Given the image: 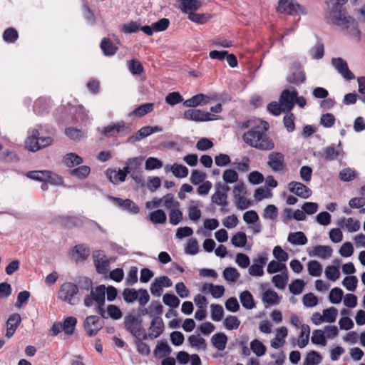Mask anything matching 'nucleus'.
<instances>
[{
  "instance_id": "obj_1",
  "label": "nucleus",
  "mask_w": 365,
  "mask_h": 365,
  "mask_svg": "<svg viewBox=\"0 0 365 365\" xmlns=\"http://www.w3.org/2000/svg\"><path fill=\"white\" fill-rule=\"evenodd\" d=\"M105 297L106 287L104 285H101L91 291L90 294L85 297L83 303L86 307H91L95 302L98 307L99 312L104 318L120 319L122 317V312L117 306L113 304L108 306L106 310L107 316H105V312L103 309V306L105 304Z\"/></svg>"
},
{
  "instance_id": "obj_2",
  "label": "nucleus",
  "mask_w": 365,
  "mask_h": 365,
  "mask_svg": "<svg viewBox=\"0 0 365 365\" xmlns=\"http://www.w3.org/2000/svg\"><path fill=\"white\" fill-rule=\"evenodd\" d=\"M242 139L246 144L259 150L268 151L274 148V143L272 138L258 128L245 133Z\"/></svg>"
},
{
  "instance_id": "obj_3",
  "label": "nucleus",
  "mask_w": 365,
  "mask_h": 365,
  "mask_svg": "<svg viewBox=\"0 0 365 365\" xmlns=\"http://www.w3.org/2000/svg\"><path fill=\"white\" fill-rule=\"evenodd\" d=\"M78 292V287L71 283L66 282L63 284L58 292V298L63 302H65L71 305H75L78 302V299L76 297Z\"/></svg>"
},
{
  "instance_id": "obj_4",
  "label": "nucleus",
  "mask_w": 365,
  "mask_h": 365,
  "mask_svg": "<svg viewBox=\"0 0 365 365\" xmlns=\"http://www.w3.org/2000/svg\"><path fill=\"white\" fill-rule=\"evenodd\" d=\"M125 327L136 339H145V330L141 327L138 319L133 316H128L125 318Z\"/></svg>"
},
{
  "instance_id": "obj_5",
  "label": "nucleus",
  "mask_w": 365,
  "mask_h": 365,
  "mask_svg": "<svg viewBox=\"0 0 365 365\" xmlns=\"http://www.w3.org/2000/svg\"><path fill=\"white\" fill-rule=\"evenodd\" d=\"M334 24L347 31L351 35L358 34L356 23L349 16H346L341 14L334 15Z\"/></svg>"
},
{
  "instance_id": "obj_6",
  "label": "nucleus",
  "mask_w": 365,
  "mask_h": 365,
  "mask_svg": "<svg viewBox=\"0 0 365 365\" xmlns=\"http://www.w3.org/2000/svg\"><path fill=\"white\" fill-rule=\"evenodd\" d=\"M277 11L280 13H285L294 15L297 13L305 14L304 9L296 0H280L279 1Z\"/></svg>"
},
{
  "instance_id": "obj_7",
  "label": "nucleus",
  "mask_w": 365,
  "mask_h": 365,
  "mask_svg": "<svg viewBox=\"0 0 365 365\" xmlns=\"http://www.w3.org/2000/svg\"><path fill=\"white\" fill-rule=\"evenodd\" d=\"M183 118L187 120H192L196 122L210 121L215 118L214 115L209 112H205L200 109H188L183 113Z\"/></svg>"
},
{
  "instance_id": "obj_8",
  "label": "nucleus",
  "mask_w": 365,
  "mask_h": 365,
  "mask_svg": "<svg viewBox=\"0 0 365 365\" xmlns=\"http://www.w3.org/2000/svg\"><path fill=\"white\" fill-rule=\"evenodd\" d=\"M267 165L274 172H280L284 168V156L280 152H271L268 155Z\"/></svg>"
},
{
  "instance_id": "obj_9",
  "label": "nucleus",
  "mask_w": 365,
  "mask_h": 365,
  "mask_svg": "<svg viewBox=\"0 0 365 365\" xmlns=\"http://www.w3.org/2000/svg\"><path fill=\"white\" fill-rule=\"evenodd\" d=\"M173 283L167 276H161L154 279L150 285V292L153 296L160 297L164 287H170Z\"/></svg>"
},
{
  "instance_id": "obj_10",
  "label": "nucleus",
  "mask_w": 365,
  "mask_h": 365,
  "mask_svg": "<svg viewBox=\"0 0 365 365\" xmlns=\"http://www.w3.org/2000/svg\"><path fill=\"white\" fill-rule=\"evenodd\" d=\"M84 328L88 335H96L102 328L100 318L94 315L87 317L84 322Z\"/></svg>"
},
{
  "instance_id": "obj_11",
  "label": "nucleus",
  "mask_w": 365,
  "mask_h": 365,
  "mask_svg": "<svg viewBox=\"0 0 365 365\" xmlns=\"http://www.w3.org/2000/svg\"><path fill=\"white\" fill-rule=\"evenodd\" d=\"M297 96L296 91H283L279 98V103L282 104L284 111H290L293 108Z\"/></svg>"
},
{
  "instance_id": "obj_12",
  "label": "nucleus",
  "mask_w": 365,
  "mask_h": 365,
  "mask_svg": "<svg viewBox=\"0 0 365 365\" xmlns=\"http://www.w3.org/2000/svg\"><path fill=\"white\" fill-rule=\"evenodd\" d=\"M288 188L291 192L304 199L309 197L312 193L308 187L299 182H289Z\"/></svg>"
},
{
  "instance_id": "obj_13",
  "label": "nucleus",
  "mask_w": 365,
  "mask_h": 365,
  "mask_svg": "<svg viewBox=\"0 0 365 365\" xmlns=\"http://www.w3.org/2000/svg\"><path fill=\"white\" fill-rule=\"evenodd\" d=\"M202 6V3L199 0H179L178 1V6L182 13L190 16L191 14L195 13Z\"/></svg>"
},
{
  "instance_id": "obj_14",
  "label": "nucleus",
  "mask_w": 365,
  "mask_h": 365,
  "mask_svg": "<svg viewBox=\"0 0 365 365\" xmlns=\"http://www.w3.org/2000/svg\"><path fill=\"white\" fill-rule=\"evenodd\" d=\"M93 258L96 270L98 273H107L109 269L110 262L105 255L100 251L93 253Z\"/></svg>"
},
{
  "instance_id": "obj_15",
  "label": "nucleus",
  "mask_w": 365,
  "mask_h": 365,
  "mask_svg": "<svg viewBox=\"0 0 365 365\" xmlns=\"http://www.w3.org/2000/svg\"><path fill=\"white\" fill-rule=\"evenodd\" d=\"M332 65L346 80H352L355 78L353 73L349 69L346 62L342 58H338L332 59Z\"/></svg>"
},
{
  "instance_id": "obj_16",
  "label": "nucleus",
  "mask_w": 365,
  "mask_h": 365,
  "mask_svg": "<svg viewBox=\"0 0 365 365\" xmlns=\"http://www.w3.org/2000/svg\"><path fill=\"white\" fill-rule=\"evenodd\" d=\"M210 100L211 98L210 96L199 93L185 101L183 105L188 108H195L209 103Z\"/></svg>"
},
{
  "instance_id": "obj_17",
  "label": "nucleus",
  "mask_w": 365,
  "mask_h": 365,
  "mask_svg": "<svg viewBox=\"0 0 365 365\" xmlns=\"http://www.w3.org/2000/svg\"><path fill=\"white\" fill-rule=\"evenodd\" d=\"M69 255L75 261H83L89 256L90 250L85 245H78L73 247Z\"/></svg>"
},
{
  "instance_id": "obj_18",
  "label": "nucleus",
  "mask_w": 365,
  "mask_h": 365,
  "mask_svg": "<svg viewBox=\"0 0 365 365\" xmlns=\"http://www.w3.org/2000/svg\"><path fill=\"white\" fill-rule=\"evenodd\" d=\"M308 254L309 257H317L326 259L331 257L332 249L327 245H317L309 250Z\"/></svg>"
},
{
  "instance_id": "obj_19",
  "label": "nucleus",
  "mask_w": 365,
  "mask_h": 365,
  "mask_svg": "<svg viewBox=\"0 0 365 365\" xmlns=\"http://www.w3.org/2000/svg\"><path fill=\"white\" fill-rule=\"evenodd\" d=\"M21 322V318L19 314L14 313L9 316L6 321V336L7 338H11L14 334Z\"/></svg>"
},
{
  "instance_id": "obj_20",
  "label": "nucleus",
  "mask_w": 365,
  "mask_h": 365,
  "mask_svg": "<svg viewBox=\"0 0 365 365\" xmlns=\"http://www.w3.org/2000/svg\"><path fill=\"white\" fill-rule=\"evenodd\" d=\"M288 334V330L285 327H281L276 330L275 336L271 341V346L274 349L282 347L285 343V338Z\"/></svg>"
},
{
  "instance_id": "obj_21",
  "label": "nucleus",
  "mask_w": 365,
  "mask_h": 365,
  "mask_svg": "<svg viewBox=\"0 0 365 365\" xmlns=\"http://www.w3.org/2000/svg\"><path fill=\"white\" fill-rule=\"evenodd\" d=\"M163 330L164 323L163 319L159 317H154L149 328V336L155 339L163 333Z\"/></svg>"
},
{
  "instance_id": "obj_22",
  "label": "nucleus",
  "mask_w": 365,
  "mask_h": 365,
  "mask_svg": "<svg viewBox=\"0 0 365 365\" xmlns=\"http://www.w3.org/2000/svg\"><path fill=\"white\" fill-rule=\"evenodd\" d=\"M262 301L266 306H274L279 304L281 297L275 291L267 289L262 294Z\"/></svg>"
},
{
  "instance_id": "obj_23",
  "label": "nucleus",
  "mask_w": 365,
  "mask_h": 365,
  "mask_svg": "<svg viewBox=\"0 0 365 365\" xmlns=\"http://www.w3.org/2000/svg\"><path fill=\"white\" fill-rule=\"evenodd\" d=\"M130 173L129 167H125L123 170H119L118 171H108L107 176L112 183L118 184V182H124L127 175Z\"/></svg>"
},
{
  "instance_id": "obj_24",
  "label": "nucleus",
  "mask_w": 365,
  "mask_h": 365,
  "mask_svg": "<svg viewBox=\"0 0 365 365\" xmlns=\"http://www.w3.org/2000/svg\"><path fill=\"white\" fill-rule=\"evenodd\" d=\"M338 225L342 228L346 229L349 232H357L360 228V222L359 220L352 217L341 218Z\"/></svg>"
},
{
  "instance_id": "obj_25",
  "label": "nucleus",
  "mask_w": 365,
  "mask_h": 365,
  "mask_svg": "<svg viewBox=\"0 0 365 365\" xmlns=\"http://www.w3.org/2000/svg\"><path fill=\"white\" fill-rule=\"evenodd\" d=\"M38 136L39 133L37 130H33L31 131L25 142V146L27 150L31 152H36L40 150Z\"/></svg>"
},
{
  "instance_id": "obj_26",
  "label": "nucleus",
  "mask_w": 365,
  "mask_h": 365,
  "mask_svg": "<svg viewBox=\"0 0 365 365\" xmlns=\"http://www.w3.org/2000/svg\"><path fill=\"white\" fill-rule=\"evenodd\" d=\"M289 281L288 270L275 274L272 277V282L278 289H284Z\"/></svg>"
},
{
  "instance_id": "obj_27",
  "label": "nucleus",
  "mask_w": 365,
  "mask_h": 365,
  "mask_svg": "<svg viewBox=\"0 0 365 365\" xmlns=\"http://www.w3.org/2000/svg\"><path fill=\"white\" fill-rule=\"evenodd\" d=\"M201 204L199 201H190L188 205V217L192 221H197L201 217Z\"/></svg>"
},
{
  "instance_id": "obj_28",
  "label": "nucleus",
  "mask_w": 365,
  "mask_h": 365,
  "mask_svg": "<svg viewBox=\"0 0 365 365\" xmlns=\"http://www.w3.org/2000/svg\"><path fill=\"white\" fill-rule=\"evenodd\" d=\"M310 335V327L307 324L301 326V331L297 339V346L300 349L304 348L309 343Z\"/></svg>"
},
{
  "instance_id": "obj_29",
  "label": "nucleus",
  "mask_w": 365,
  "mask_h": 365,
  "mask_svg": "<svg viewBox=\"0 0 365 365\" xmlns=\"http://www.w3.org/2000/svg\"><path fill=\"white\" fill-rule=\"evenodd\" d=\"M211 342L218 351H223L226 348L227 337L224 333H217L212 335Z\"/></svg>"
},
{
  "instance_id": "obj_30",
  "label": "nucleus",
  "mask_w": 365,
  "mask_h": 365,
  "mask_svg": "<svg viewBox=\"0 0 365 365\" xmlns=\"http://www.w3.org/2000/svg\"><path fill=\"white\" fill-rule=\"evenodd\" d=\"M83 162V158L75 153H68L63 158V163L68 168L81 165Z\"/></svg>"
},
{
  "instance_id": "obj_31",
  "label": "nucleus",
  "mask_w": 365,
  "mask_h": 365,
  "mask_svg": "<svg viewBox=\"0 0 365 365\" xmlns=\"http://www.w3.org/2000/svg\"><path fill=\"white\" fill-rule=\"evenodd\" d=\"M222 276L228 283H235L240 277V273L235 267H227L222 272Z\"/></svg>"
},
{
  "instance_id": "obj_32",
  "label": "nucleus",
  "mask_w": 365,
  "mask_h": 365,
  "mask_svg": "<svg viewBox=\"0 0 365 365\" xmlns=\"http://www.w3.org/2000/svg\"><path fill=\"white\" fill-rule=\"evenodd\" d=\"M191 346L195 348L196 350H205L207 344L206 341L199 334H193L188 337L187 339Z\"/></svg>"
},
{
  "instance_id": "obj_33",
  "label": "nucleus",
  "mask_w": 365,
  "mask_h": 365,
  "mask_svg": "<svg viewBox=\"0 0 365 365\" xmlns=\"http://www.w3.org/2000/svg\"><path fill=\"white\" fill-rule=\"evenodd\" d=\"M230 190L229 187H226L224 190H217L212 196V202L217 205L225 207L227 205V196L225 192Z\"/></svg>"
},
{
  "instance_id": "obj_34",
  "label": "nucleus",
  "mask_w": 365,
  "mask_h": 365,
  "mask_svg": "<svg viewBox=\"0 0 365 365\" xmlns=\"http://www.w3.org/2000/svg\"><path fill=\"white\" fill-rule=\"evenodd\" d=\"M287 241L294 245H304L307 239L302 232H292L288 235Z\"/></svg>"
},
{
  "instance_id": "obj_35",
  "label": "nucleus",
  "mask_w": 365,
  "mask_h": 365,
  "mask_svg": "<svg viewBox=\"0 0 365 365\" xmlns=\"http://www.w3.org/2000/svg\"><path fill=\"white\" fill-rule=\"evenodd\" d=\"M77 324L76 318L73 317H66L63 322L61 323L63 327V331L66 335H72L74 333L75 328Z\"/></svg>"
},
{
  "instance_id": "obj_36",
  "label": "nucleus",
  "mask_w": 365,
  "mask_h": 365,
  "mask_svg": "<svg viewBox=\"0 0 365 365\" xmlns=\"http://www.w3.org/2000/svg\"><path fill=\"white\" fill-rule=\"evenodd\" d=\"M168 165L165 166V170H168ZM170 170L173 173V174L178 178H183L187 176L188 175V169L187 167L182 165L174 163L170 168Z\"/></svg>"
},
{
  "instance_id": "obj_37",
  "label": "nucleus",
  "mask_w": 365,
  "mask_h": 365,
  "mask_svg": "<svg viewBox=\"0 0 365 365\" xmlns=\"http://www.w3.org/2000/svg\"><path fill=\"white\" fill-rule=\"evenodd\" d=\"M307 270L310 276L318 277L322 275L323 268L318 261L311 260L307 263Z\"/></svg>"
},
{
  "instance_id": "obj_38",
  "label": "nucleus",
  "mask_w": 365,
  "mask_h": 365,
  "mask_svg": "<svg viewBox=\"0 0 365 365\" xmlns=\"http://www.w3.org/2000/svg\"><path fill=\"white\" fill-rule=\"evenodd\" d=\"M101 48L106 56H113L118 50V47L110 39L106 38L102 39Z\"/></svg>"
},
{
  "instance_id": "obj_39",
  "label": "nucleus",
  "mask_w": 365,
  "mask_h": 365,
  "mask_svg": "<svg viewBox=\"0 0 365 365\" xmlns=\"http://www.w3.org/2000/svg\"><path fill=\"white\" fill-rule=\"evenodd\" d=\"M311 341L314 344L325 346L327 345V339L325 338V333L323 330H314L311 336Z\"/></svg>"
},
{
  "instance_id": "obj_40",
  "label": "nucleus",
  "mask_w": 365,
  "mask_h": 365,
  "mask_svg": "<svg viewBox=\"0 0 365 365\" xmlns=\"http://www.w3.org/2000/svg\"><path fill=\"white\" fill-rule=\"evenodd\" d=\"M240 300L245 309H252L255 306L253 297L249 291H243L240 295Z\"/></svg>"
},
{
  "instance_id": "obj_41",
  "label": "nucleus",
  "mask_w": 365,
  "mask_h": 365,
  "mask_svg": "<svg viewBox=\"0 0 365 365\" xmlns=\"http://www.w3.org/2000/svg\"><path fill=\"white\" fill-rule=\"evenodd\" d=\"M286 270H287L286 264L277 260L270 261L267 267V273L271 274L277 272H283Z\"/></svg>"
},
{
  "instance_id": "obj_42",
  "label": "nucleus",
  "mask_w": 365,
  "mask_h": 365,
  "mask_svg": "<svg viewBox=\"0 0 365 365\" xmlns=\"http://www.w3.org/2000/svg\"><path fill=\"white\" fill-rule=\"evenodd\" d=\"M322 359V358L318 352L312 351L307 354L302 365H319Z\"/></svg>"
},
{
  "instance_id": "obj_43",
  "label": "nucleus",
  "mask_w": 365,
  "mask_h": 365,
  "mask_svg": "<svg viewBox=\"0 0 365 365\" xmlns=\"http://www.w3.org/2000/svg\"><path fill=\"white\" fill-rule=\"evenodd\" d=\"M162 128L158 126H145L142 128L137 133V135L135 137V140H138L140 139L144 138L145 137H148V135L156 133V132H161Z\"/></svg>"
},
{
  "instance_id": "obj_44",
  "label": "nucleus",
  "mask_w": 365,
  "mask_h": 365,
  "mask_svg": "<svg viewBox=\"0 0 365 365\" xmlns=\"http://www.w3.org/2000/svg\"><path fill=\"white\" fill-rule=\"evenodd\" d=\"M247 235L243 232H238L231 238V243L235 247H244L247 245Z\"/></svg>"
},
{
  "instance_id": "obj_45",
  "label": "nucleus",
  "mask_w": 365,
  "mask_h": 365,
  "mask_svg": "<svg viewBox=\"0 0 365 365\" xmlns=\"http://www.w3.org/2000/svg\"><path fill=\"white\" fill-rule=\"evenodd\" d=\"M57 221L61 223L63 226L66 227H72L78 225V220L76 217L63 215L57 217Z\"/></svg>"
},
{
  "instance_id": "obj_46",
  "label": "nucleus",
  "mask_w": 365,
  "mask_h": 365,
  "mask_svg": "<svg viewBox=\"0 0 365 365\" xmlns=\"http://www.w3.org/2000/svg\"><path fill=\"white\" fill-rule=\"evenodd\" d=\"M337 314L338 311L334 307L324 309L322 312L324 322L329 324L334 322L336 319Z\"/></svg>"
},
{
  "instance_id": "obj_47",
  "label": "nucleus",
  "mask_w": 365,
  "mask_h": 365,
  "mask_svg": "<svg viewBox=\"0 0 365 365\" xmlns=\"http://www.w3.org/2000/svg\"><path fill=\"white\" fill-rule=\"evenodd\" d=\"M150 220L155 224H163L166 222V215L162 210H157L149 215Z\"/></svg>"
},
{
  "instance_id": "obj_48",
  "label": "nucleus",
  "mask_w": 365,
  "mask_h": 365,
  "mask_svg": "<svg viewBox=\"0 0 365 365\" xmlns=\"http://www.w3.org/2000/svg\"><path fill=\"white\" fill-rule=\"evenodd\" d=\"M250 349L257 356L265 354L266 346L258 339H254L250 342Z\"/></svg>"
},
{
  "instance_id": "obj_49",
  "label": "nucleus",
  "mask_w": 365,
  "mask_h": 365,
  "mask_svg": "<svg viewBox=\"0 0 365 365\" xmlns=\"http://www.w3.org/2000/svg\"><path fill=\"white\" fill-rule=\"evenodd\" d=\"M163 205L171 210L177 209L180 206V202L176 200L172 195H166L162 197Z\"/></svg>"
},
{
  "instance_id": "obj_50",
  "label": "nucleus",
  "mask_w": 365,
  "mask_h": 365,
  "mask_svg": "<svg viewBox=\"0 0 365 365\" xmlns=\"http://www.w3.org/2000/svg\"><path fill=\"white\" fill-rule=\"evenodd\" d=\"M207 287L214 298H220L225 293V287L222 285H214L212 284H205L203 287V290H205Z\"/></svg>"
},
{
  "instance_id": "obj_51",
  "label": "nucleus",
  "mask_w": 365,
  "mask_h": 365,
  "mask_svg": "<svg viewBox=\"0 0 365 365\" xmlns=\"http://www.w3.org/2000/svg\"><path fill=\"white\" fill-rule=\"evenodd\" d=\"M324 274L326 277L331 281L335 282L340 277L339 269L334 265L327 266L325 268Z\"/></svg>"
},
{
  "instance_id": "obj_52",
  "label": "nucleus",
  "mask_w": 365,
  "mask_h": 365,
  "mask_svg": "<svg viewBox=\"0 0 365 365\" xmlns=\"http://www.w3.org/2000/svg\"><path fill=\"white\" fill-rule=\"evenodd\" d=\"M91 169L87 165H81L76 169L71 170V174L78 179L83 180L86 178L90 174Z\"/></svg>"
},
{
  "instance_id": "obj_53",
  "label": "nucleus",
  "mask_w": 365,
  "mask_h": 365,
  "mask_svg": "<svg viewBox=\"0 0 365 365\" xmlns=\"http://www.w3.org/2000/svg\"><path fill=\"white\" fill-rule=\"evenodd\" d=\"M223 324L228 330L237 329L240 325V321L236 316L230 315L225 319Z\"/></svg>"
},
{
  "instance_id": "obj_54",
  "label": "nucleus",
  "mask_w": 365,
  "mask_h": 365,
  "mask_svg": "<svg viewBox=\"0 0 365 365\" xmlns=\"http://www.w3.org/2000/svg\"><path fill=\"white\" fill-rule=\"evenodd\" d=\"M211 319L215 322H220L222 320L224 315V309L220 304H211Z\"/></svg>"
},
{
  "instance_id": "obj_55",
  "label": "nucleus",
  "mask_w": 365,
  "mask_h": 365,
  "mask_svg": "<svg viewBox=\"0 0 365 365\" xmlns=\"http://www.w3.org/2000/svg\"><path fill=\"white\" fill-rule=\"evenodd\" d=\"M222 179L225 183H235L238 180V174L233 169H227L224 171L222 174Z\"/></svg>"
},
{
  "instance_id": "obj_56",
  "label": "nucleus",
  "mask_w": 365,
  "mask_h": 365,
  "mask_svg": "<svg viewBox=\"0 0 365 365\" xmlns=\"http://www.w3.org/2000/svg\"><path fill=\"white\" fill-rule=\"evenodd\" d=\"M358 279L356 276L346 277L342 281V285L348 290L353 292L356 289Z\"/></svg>"
},
{
  "instance_id": "obj_57",
  "label": "nucleus",
  "mask_w": 365,
  "mask_h": 365,
  "mask_svg": "<svg viewBox=\"0 0 365 365\" xmlns=\"http://www.w3.org/2000/svg\"><path fill=\"white\" fill-rule=\"evenodd\" d=\"M272 254L276 260L282 263L285 262L289 258L288 253L279 245L274 247Z\"/></svg>"
},
{
  "instance_id": "obj_58",
  "label": "nucleus",
  "mask_w": 365,
  "mask_h": 365,
  "mask_svg": "<svg viewBox=\"0 0 365 365\" xmlns=\"http://www.w3.org/2000/svg\"><path fill=\"white\" fill-rule=\"evenodd\" d=\"M305 283L302 279H295L289 285V289L294 294H299L302 292Z\"/></svg>"
},
{
  "instance_id": "obj_59",
  "label": "nucleus",
  "mask_w": 365,
  "mask_h": 365,
  "mask_svg": "<svg viewBox=\"0 0 365 365\" xmlns=\"http://www.w3.org/2000/svg\"><path fill=\"white\" fill-rule=\"evenodd\" d=\"M233 165L240 172L247 173L250 170V160L247 157H243L241 160L235 161Z\"/></svg>"
},
{
  "instance_id": "obj_60",
  "label": "nucleus",
  "mask_w": 365,
  "mask_h": 365,
  "mask_svg": "<svg viewBox=\"0 0 365 365\" xmlns=\"http://www.w3.org/2000/svg\"><path fill=\"white\" fill-rule=\"evenodd\" d=\"M47 175L48 170H34L26 173L29 178L41 182H45Z\"/></svg>"
},
{
  "instance_id": "obj_61",
  "label": "nucleus",
  "mask_w": 365,
  "mask_h": 365,
  "mask_svg": "<svg viewBox=\"0 0 365 365\" xmlns=\"http://www.w3.org/2000/svg\"><path fill=\"white\" fill-rule=\"evenodd\" d=\"M65 134L67 137L73 140H80L85 137L84 133L78 129L74 128H68L65 130Z\"/></svg>"
},
{
  "instance_id": "obj_62",
  "label": "nucleus",
  "mask_w": 365,
  "mask_h": 365,
  "mask_svg": "<svg viewBox=\"0 0 365 365\" xmlns=\"http://www.w3.org/2000/svg\"><path fill=\"white\" fill-rule=\"evenodd\" d=\"M343 297V291L340 288H333L329 293V299L332 304H339Z\"/></svg>"
},
{
  "instance_id": "obj_63",
  "label": "nucleus",
  "mask_w": 365,
  "mask_h": 365,
  "mask_svg": "<svg viewBox=\"0 0 365 365\" xmlns=\"http://www.w3.org/2000/svg\"><path fill=\"white\" fill-rule=\"evenodd\" d=\"M357 176V173L349 168H344L339 173V178L343 181H350Z\"/></svg>"
},
{
  "instance_id": "obj_64",
  "label": "nucleus",
  "mask_w": 365,
  "mask_h": 365,
  "mask_svg": "<svg viewBox=\"0 0 365 365\" xmlns=\"http://www.w3.org/2000/svg\"><path fill=\"white\" fill-rule=\"evenodd\" d=\"M163 302L165 304L173 308H176L180 304V299L172 294H165L163 297Z\"/></svg>"
}]
</instances>
